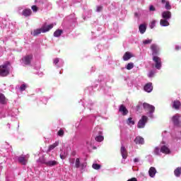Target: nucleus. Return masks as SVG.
<instances>
[{"mask_svg":"<svg viewBox=\"0 0 181 181\" xmlns=\"http://www.w3.org/2000/svg\"><path fill=\"white\" fill-rule=\"evenodd\" d=\"M9 74V68L8 64L0 65V77H6Z\"/></svg>","mask_w":181,"mask_h":181,"instance_id":"1","label":"nucleus"},{"mask_svg":"<svg viewBox=\"0 0 181 181\" xmlns=\"http://www.w3.org/2000/svg\"><path fill=\"white\" fill-rule=\"evenodd\" d=\"M150 49L151 50V54L153 57L159 56L160 52V48L158 44H151L150 45Z\"/></svg>","mask_w":181,"mask_h":181,"instance_id":"2","label":"nucleus"},{"mask_svg":"<svg viewBox=\"0 0 181 181\" xmlns=\"http://www.w3.org/2000/svg\"><path fill=\"white\" fill-rule=\"evenodd\" d=\"M21 60L23 64L25 66H29L32 63V60H33V54H27L24 56Z\"/></svg>","mask_w":181,"mask_h":181,"instance_id":"3","label":"nucleus"},{"mask_svg":"<svg viewBox=\"0 0 181 181\" xmlns=\"http://www.w3.org/2000/svg\"><path fill=\"white\" fill-rule=\"evenodd\" d=\"M153 61L154 63H156V69L160 70V68L162 67V59H160V57H158V55H156L153 57Z\"/></svg>","mask_w":181,"mask_h":181,"instance_id":"4","label":"nucleus"},{"mask_svg":"<svg viewBox=\"0 0 181 181\" xmlns=\"http://www.w3.org/2000/svg\"><path fill=\"white\" fill-rule=\"evenodd\" d=\"M148 122V117L143 115L141 117V119H140L137 124V127L141 128H145V125Z\"/></svg>","mask_w":181,"mask_h":181,"instance_id":"5","label":"nucleus"},{"mask_svg":"<svg viewBox=\"0 0 181 181\" xmlns=\"http://www.w3.org/2000/svg\"><path fill=\"white\" fill-rule=\"evenodd\" d=\"M173 124L175 127H180L181 121H180V115L176 114L172 117Z\"/></svg>","mask_w":181,"mask_h":181,"instance_id":"6","label":"nucleus"},{"mask_svg":"<svg viewBox=\"0 0 181 181\" xmlns=\"http://www.w3.org/2000/svg\"><path fill=\"white\" fill-rule=\"evenodd\" d=\"M144 110L148 111L149 114L152 115L155 112V106L149 105L148 103H144L143 104Z\"/></svg>","mask_w":181,"mask_h":181,"instance_id":"7","label":"nucleus"},{"mask_svg":"<svg viewBox=\"0 0 181 181\" xmlns=\"http://www.w3.org/2000/svg\"><path fill=\"white\" fill-rule=\"evenodd\" d=\"M134 144H136V145H144V144H145V140L142 136H137L134 139Z\"/></svg>","mask_w":181,"mask_h":181,"instance_id":"8","label":"nucleus"},{"mask_svg":"<svg viewBox=\"0 0 181 181\" xmlns=\"http://www.w3.org/2000/svg\"><path fill=\"white\" fill-rule=\"evenodd\" d=\"M120 153L124 159H126L128 158V151H127V148H125V146H122L120 148Z\"/></svg>","mask_w":181,"mask_h":181,"instance_id":"9","label":"nucleus"},{"mask_svg":"<svg viewBox=\"0 0 181 181\" xmlns=\"http://www.w3.org/2000/svg\"><path fill=\"white\" fill-rule=\"evenodd\" d=\"M18 162L21 165H27L28 158L25 156L21 155L18 157Z\"/></svg>","mask_w":181,"mask_h":181,"instance_id":"10","label":"nucleus"},{"mask_svg":"<svg viewBox=\"0 0 181 181\" xmlns=\"http://www.w3.org/2000/svg\"><path fill=\"white\" fill-rule=\"evenodd\" d=\"M53 24H50L48 25H44L42 26L41 29L42 30V33H46V32H49V30H50V29H53Z\"/></svg>","mask_w":181,"mask_h":181,"instance_id":"11","label":"nucleus"},{"mask_svg":"<svg viewBox=\"0 0 181 181\" xmlns=\"http://www.w3.org/2000/svg\"><path fill=\"white\" fill-rule=\"evenodd\" d=\"M144 91H146V93H151L152 90H153V86H152V83H148L144 86Z\"/></svg>","mask_w":181,"mask_h":181,"instance_id":"12","label":"nucleus"},{"mask_svg":"<svg viewBox=\"0 0 181 181\" xmlns=\"http://www.w3.org/2000/svg\"><path fill=\"white\" fill-rule=\"evenodd\" d=\"M119 112L122 113V115L125 116L128 115V110L124 105H121L119 108Z\"/></svg>","mask_w":181,"mask_h":181,"instance_id":"13","label":"nucleus"},{"mask_svg":"<svg viewBox=\"0 0 181 181\" xmlns=\"http://www.w3.org/2000/svg\"><path fill=\"white\" fill-rule=\"evenodd\" d=\"M162 18L163 19H170V18H172V13L170 11H163L162 13Z\"/></svg>","mask_w":181,"mask_h":181,"instance_id":"14","label":"nucleus"},{"mask_svg":"<svg viewBox=\"0 0 181 181\" xmlns=\"http://www.w3.org/2000/svg\"><path fill=\"white\" fill-rule=\"evenodd\" d=\"M160 152L162 153H165V155H168L170 153V149H169V147L167 146H163L160 148Z\"/></svg>","mask_w":181,"mask_h":181,"instance_id":"15","label":"nucleus"},{"mask_svg":"<svg viewBox=\"0 0 181 181\" xmlns=\"http://www.w3.org/2000/svg\"><path fill=\"white\" fill-rule=\"evenodd\" d=\"M148 175L150 177H155V175H156V168H155V167H151L148 170Z\"/></svg>","mask_w":181,"mask_h":181,"instance_id":"16","label":"nucleus"},{"mask_svg":"<svg viewBox=\"0 0 181 181\" xmlns=\"http://www.w3.org/2000/svg\"><path fill=\"white\" fill-rule=\"evenodd\" d=\"M22 15L28 18V16H30L32 15V10L30 8H25L22 11Z\"/></svg>","mask_w":181,"mask_h":181,"instance_id":"17","label":"nucleus"},{"mask_svg":"<svg viewBox=\"0 0 181 181\" xmlns=\"http://www.w3.org/2000/svg\"><path fill=\"white\" fill-rule=\"evenodd\" d=\"M42 163H45L47 166H56L59 163L56 160H50L47 162L42 161Z\"/></svg>","mask_w":181,"mask_h":181,"instance_id":"18","label":"nucleus"},{"mask_svg":"<svg viewBox=\"0 0 181 181\" xmlns=\"http://www.w3.org/2000/svg\"><path fill=\"white\" fill-rule=\"evenodd\" d=\"M161 4H165V8L167 11H170V9H172V6H170V3L169 1H166V0H161Z\"/></svg>","mask_w":181,"mask_h":181,"instance_id":"19","label":"nucleus"},{"mask_svg":"<svg viewBox=\"0 0 181 181\" xmlns=\"http://www.w3.org/2000/svg\"><path fill=\"white\" fill-rule=\"evenodd\" d=\"M180 101L175 100L173 104V108H175V110H179L180 108Z\"/></svg>","mask_w":181,"mask_h":181,"instance_id":"20","label":"nucleus"},{"mask_svg":"<svg viewBox=\"0 0 181 181\" xmlns=\"http://www.w3.org/2000/svg\"><path fill=\"white\" fill-rule=\"evenodd\" d=\"M56 146H59V141H55L53 144H51L49 146L47 153L50 152L51 151H53Z\"/></svg>","mask_w":181,"mask_h":181,"instance_id":"21","label":"nucleus"},{"mask_svg":"<svg viewBox=\"0 0 181 181\" xmlns=\"http://www.w3.org/2000/svg\"><path fill=\"white\" fill-rule=\"evenodd\" d=\"M139 30L140 33H141V35H144V33L146 32V25H145L144 24L140 25L139 27Z\"/></svg>","mask_w":181,"mask_h":181,"instance_id":"22","label":"nucleus"},{"mask_svg":"<svg viewBox=\"0 0 181 181\" xmlns=\"http://www.w3.org/2000/svg\"><path fill=\"white\" fill-rule=\"evenodd\" d=\"M40 33H43L42 28H37V29H35L33 30L32 35L33 36H39V35H40Z\"/></svg>","mask_w":181,"mask_h":181,"instance_id":"23","label":"nucleus"},{"mask_svg":"<svg viewBox=\"0 0 181 181\" xmlns=\"http://www.w3.org/2000/svg\"><path fill=\"white\" fill-rule=\"evenodd\" d=\"M174 175L176 176V177H180L181 175V167H177L175 170H174Z\"/></svg>","mask_w":181,"mask_h":181,"instance_id":"24","label":"nucleus"},{"mask_svg":"<svg viewBox=\"0 0 181 181\" xmlns=\"http://www.w3.org/2000/svg\"><path fill=\"white\" fill-rule=\"evenodd\" d=\"M131 57H132V54H131L129 52H126L123 56V60L124 62H127V60H129Z\"/></svg>","mask_w":181,"mask_h":181,"instance_id":"25","label":"nucleus"},{"mask_svg":"<svg viewBox=\"0 0 181 181\" xmlns=\"http://www.w3.org/2000/svg\"><path fill=\"white\" fill-rule=\"evenodd\" d=\"M160 25H161V26H169V21H168V19L166 18L161 19Z\"/></svg>","mask_w":181,"mask_h":181,"instance_id":"26","label":"nucleus"},{"mask_svg":"<svg viewBox=\"0 0 181 181\" xmlns=\"http://www.w3.org/2000/svg\"><path fill=\"white\" fill-rule=\"evenodd\" d=\"M62 33H63V30H57L54 33V37H59L62 36Z\"/></svg>","mask_w":181,"mask_h":181,"instance_id":"27","label":"nucleus"},{"mask_svg":"<svg viewBox=\"0 0 181 181\" xmlns=\"http://www.w3.org/2000/svg\"><path fill=\"white\" fill-rule=\"evenodd\" d=\"M5 103H6V98H5V95H4L2 93H0V103L5 104Z\"/></svg>","mask_w":181,"mask_h":181,"instance_id":"28","label":"nucleus"},{"mask_svg":"<svg viewBox=\"0 0 181 181\" xmlns=\"http://www.w3.org/2000/svg\"><path fill=\"white\" fill-rule=\"evenodd\" d=\"M95 139L97 142H103V141H104V136L98 135Z\"/></svg>","mask_w":181,"mask_h":181,"instance_id":"29","label":"nucleus"},{"mask_svg":"<svg viewBox=\"0 0 181 181\" xmlns=\"http://www.w3.org/2000/svg\"><path fill=\"white\" fill-rule=\"evenodd\" d=\"M93 169H95V170H99V169H101V165L98 163H93L92 165Z\"/></svg>","mask_w":181,"mask_h":181,"instance_id":"30","label":"nucleus"},{"mask_svg":"<svg viewBox=\"0 0 181 181\" xmlns=\"http://www.w3.org/2000/svg\"><path fill=\"white\" fill-rule=\"evenodd\" d=\"M127 123L129 125H135V122L134 120H132V117H129L127 119Z\"/></svg>","mask_w":181,"mask_h":181,"instance_id":"31","label":"nucleus"},{"mask_svg":"<svg viewBox=\"0 0 181 181\" xmlns=\"http://www.w3.org/2000/svg\"><path fill=\"white\" fill-rule=\"evenodd\" d=\"M57 135L61 137L64 136V130H63V129H60L57 132Z\"/></svg>","mask_w":181,"mask_h":181,"instance_id":"32","label":"nucleus"},{"mask_svg":"<svg viewBox=\"0 0 181 181\" xmlns=\"http://www.w3.org/2000/svg\"><path fill=\"white\" fill-rule=\"evenodd\" d=\"M126 69L127 70H132V69H134V63L131 62V63H129L127 66H126Z\"/></svg>","mask_w":181,"mask_h":181,"instance_id":"33","label":"nucleus"},{"mask_svg":"<svg viewBox=\"0 0 181 181\" xmlns=\"http://www.w3.org/2000/svg\"><path fill=\"white\" fill-rule=\"evenodd\" d=\"M80 158H76V163H75V166L77 169H78V168H80Z\"/></svg>","mask_w":181,"mask_h":181,"instance_id":"34","label":"nucleus"},{"mask_svg":"<svg viewBox=\"0 0 181 181\" xmlns=\"http://www.w3.org/2000/svg\"><path fill=\"white\" fill-rule=\"evenodd\" d=\"M152 43V39L151 40H145L143 41L144 45H151Z\"/></svg>","mask_w":181,"mask_h":181,"instance_id":"35","label":"nucleus"},{"mask_svg":"<svg viewBox=\"0 0 181 181\" xmlns=\"http://www.w3.org/2000/svg\"><path fill=\"white\" fill-rule=\"evenodd\" d=\"M28 86H26V84H25V83H23V84H22L21 86V87H20V90L21 91H25V90H26V88H27Z\"/></svg>","mask_w":181,"mask_h":181,"instance_id":"36","label":"nucleus"},{"mask_svg":"<svg viewBox=\"0 0 181 181\" xmlns=\"http://www.w3.org/2000/svg\"><path fill=\"white\" fill-rule=\"evenodd\" d=\"M156 25V21H153L150 24L151 29H153Z\"/></svg>","mask_w":181,"mask_h":181,"instance_id":"37","label":"nucleus"},{"mask_svg":"<svg viewBox=\"0 0 181 181\" xmlns=\"http://www.w3.org/2000/svg\"><path fill=\"white\" fill-rule=\"evenodd\" d=\"M160 150L158 148V147H156L154 149V153L155 155H160Z\"/></svg>","mask_w":181,"mask_h":181,"instance_id":"38","label":"nucleus"},{"mask_svg":"<svg viewBox=\"0 0 181 181\" xmlns=\"http://www.w3.org/2000/svg\"><path fill=\"white\" fill-rule=\"evenodd\" d=\"M31 9L33 11V12H37V6H32Z\"/></svg>","mask_w":181,"mask_h":181,"instance_id":"39","label":"nucleus"},{"mask_svg":"<svg viewBox=\"0 0 181 181\" xmlns=\"http://www.w3.org/2000/svg\"><path fill=\"white\" fill-rule=\"evenodd\" d=\"M149 11L153 12V11H156V8H155V7L153 5H151L149 7Z\"/></svg>","mask_w":181,"mask_h":181,"instance_id":"40","label":"nucleus"},{"mask_svg":"<svg viewBox=\"0 0 181 181\" xmlns=\"http://www.w3.org/2000/svg\"><path fill=\"white\" fill-rule=\"evenodd\" d=\"M154 75H155V71H151L148 74V77H153Z\"/></svg>","mask_w":181,"mask_h":181,"instance_id":"41","label":"nucleus"},{"mask_svg":"<svg viewBox=\"0 0 181 181\" xmlns=\"http://www.w3.org/2000/svg\"><path fill=\"white\" fill-rule=\"evenodd\" d=\"M97 12H101V11H103V6H99L97 7Z\"/></svg>","mask_w":181,"mask_h":181,"instance_id":"42","label":"nucleus"},{"mask_svg":"<svg viewBox=\"0 0 181 181\" xmlns=\"http://www.w3.org/2000/svg\"><path fill=\"white\" fill-rule=\"evenodd\" d=\"M59 62V58H55L54 59V64H57Z\"/></svg>","mask_w":181,"mask_h":181,"instance_id":"43","label":"nucleus"},{"mask_svg":"<svg viewBox=\"0 0 181 181\" xmlns=\"http://www.w3.org/2000/svg\"><path fill=\"white\" fill-rule=\"evenodd\" d=\"M75 159L74 158H71L70 160H69V162H70V163H74V162H75Z\"/></svg>","mask_w":181,"mask_h":181,"instance_id":"44","label":"nucleus"},{"mask_svg":"<svg viewBox=\"0 0 181 181\" xmlns=\"http://www.w3.org/2000/svg\"><path fill=\"white\" fill-rule=\"evenodd\" d=\"M134 162L135 163L139 162V158H134Z\"/></svg>","mask_w":181,"mask_h":181,"instance_id":"45","label":"nucleus"},{"mask_svg":"<svg viewBox=\"0 0 181 181\" xmlns=\"http://www.w3.org/2000/svg\"><path fill=\"white\" fill-rule=\"evenodd\" d=\"M60 158H61V159H66V156H64L62 154H60Z\"/></svg>","mask_w":181,"mask_h":181,"instance_id":"46","label":"nucleus"},{"mask_svg":"<svg viewBox=\"0 0 181 181\" xmlns=\"http://www.w3.org/2000/svg\"><path fill=\"white\" fill-rule=\"evenodd\" d=\"M134 16H136V18H138V16H139L138 13H134Z\"/></svg>","mask_w":181,"mask_h":181,"instance_id":"47","label":"nucleus"},{"mask_svg":"<svg viewBox=\"0 0 181 181\" xmlns=\"http://www.w3.org/2000/svg\"><path fill=\"white\" fill-rule=\"evenodd\" d=\"M96 131H98V128L94 129V131H93L94 134H95V132H96Z\"/></svg>","mask_w":181,"mask_h":181,"instance_id":"48","label":"nucleus"},{"mask_svg":"<svg viewBox=\"0 0 181 181\" xmlns=\"http://www.w3.org/2000/svg\"><path fill=\"white\" fill-rule=\"evenodd\" d=\"M99 134H101V132H99Z\"/></svg>","mask_w":181,"mask_h":181,"instance_id":"49","label":"nucleus"}]
</instances>
